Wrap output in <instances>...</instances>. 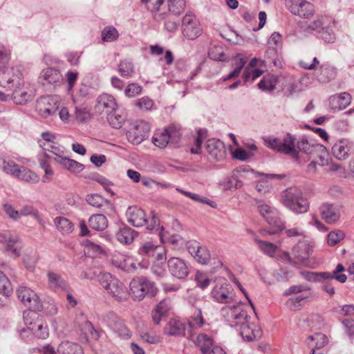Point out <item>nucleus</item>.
<instances>
[{"instance_id":"f257e3e1","label":"nucleus","mask_w":354,"mask_h":354,"mask_svg":"<svg viewBox=\"0 0 354 354\" xmlns=\"http://www.w3.org/2000/svg\"><path fill=\"white\" fill-rule=\"evenodd\" d=\"M295 136L287 133L281 140L278 138L268 137L264 139L267 147L282 154L291 155L295 158L299 157V151L306 154H310L315 148L319 145L310 144L306 138L302 137L295 145Z\"/></svg>"},{"instance_id":"f03ea898","label":"nucleus","mask_w":354,"mask_h":354,"mask_svg":"<svg viewBox=\"0 0 354 354\" xmlns=\"http://www.w3.org/2000/svg\"><path fill=\"white\" fill-rule=\"evenodd\" d=\"M281 202L296 214H304L309 209V203L302 191L297 187H291L281 193Z\"/></svg>"},{"instance_id":"7ed1b4c3","label":"nucleus","mask_w":354,"mask_h":354,"mask_svg":"<svg viewBox=\"0 0 354 354\" xmlns=\"http://www.w3.org/2000/svg\"><path fill=\"white\" fill-rule=\"evenodd\" d=\"M335 24L326 17L318 16L313 21H310L304 28L306 31L315 32L319 38L326 42L333 43L335 35L333 32Z\"/></svg>"},{"instance_id":"20e7f679","label":"nucleus","mask_w":354,"mask_h":354,"mask_svg":"<svg viewBox=\"0 0 354 354\" xmlns=\"http://www.w3.org/2000/svg\"><path fill=\"white\" fill-rule=\"evenodd\" d=\"M131 295L134 301H142L146 296L154 297L157 292L155 283L145 277L133 279L129 284Z\"/></svg>"},{"instance_id":"39448f33","label":"nucleus","mask_w":354,"mask_h":354,"mask_svg":"<svg viewBox=\"0 0 354 354\" xmlns=\"http://www.w3.org/2000/svg\"><path fill=\"white\" fill-rule=\"evenodd\" d=\"M257 209L268 223L274 227V229L262 230V234L266 232L269 234H274L284 229L283 224L279 218V213L275 207L263 201H259L257 203Z\"/></svg>"},{"instance_id":"423d86ee","label":"nucleus","mask_w":354,"mask_h":354,"mask_svg":"<svg viewBox=\"0 0 354 354\" xmlns=\"http://www.w3.org/2000/svg\"><path fill=\"white\" fill-rule=\"evenodd\" d=\"M22 244L19 236L9 230L0 232V250L6 255L17 258L21 255Z\"/></svg>"},{"instance_id":"0eeeda50","label":"nucleus","mask_w":354,"mask_h":354,"mask_svg":"<svg viewBox=\"0 0 354 354\" xmlns=\"http://www.w3.org/2000/svg\"><path fill=\"white\" fill-rule=\"evenodd\" d=\"M203 27L192 12H187L182 19L181 31L183 35L189 40H194L203 33Z\"/></svg>"},{"instance_id":"6e6552de","label":"nucleus","mask_w":354,"mask_h":354,"mask_svg":"<svg viewBox=\"0 0 354 354\" xmlns=\"http://www.w3.org/2000/svg\"><path fill=\"white\" fill-rule=\"evenodd\" d=\"M221 313L225 320L232 326L242 327L243 324L248 323V313L242 310L240 305L226 306L221 309Z\"/></svg>"},{"instance_id":"1a4fd4ad","label":"nucleus","mask_w":354,"mask_h":354,"mask_svg":"<svg viewBox=\"0 0 354 354\" xmlns=\"http://www.w3.org/2000/svg\"><path fill=\"white\" fill-rule=\"evenodd\" d=\"M211 297L215 301L221 304H231L234 301L232 286L224 280L216 283L211 292Z\"/></svg>"},{"instance_id":"9d476101","label":"nucleus","mask_w":354,"mask_h":354,"mask_svg":"<svg viewBox=\"0 0 354 354\" xmlns=\"http://www.w3.org/2000/svg\"><path fill=\"white\" fill-rule=\"evenodd\" d=\"M24 82L22 73L18 67H7L0 74V85L8 89L14 88L16 85H22Z\"/></svg>"},{"instance_id":"9b49d317","label":"nucleus","mask_w":354,"mask_h":354,"mask_svg":"<svg viewBox=\"0 0 354 354\" xmlns=\"http://www.w3.org/2000/svg\"><path fill=\"white\" fill-rule=\"evenodd\" d=\"M287 9L294 15L308 18L315 12L314 6L306 0H287Z\"/></svg>"},{"instance_id":"f8f14e48","label":"nucleus","mask_w":354,"mask_h":354,"mask_svg":"<svg viewBox=\"0 0 354 354\" xmlns=\"http://www.w3.org/2000/svg\"><path fill=\"white\" fill-rule=\"evenodd\" d=\"M18 298L28 308L40 310L42 306L37 295L27 287H19L17 290Z\"/></svg>"},{"instance_id":"ddd939ff","label":"nucleus","mask_w":354,"mask_h":354,"mask_svg":"<svg viewBox=\"0 0 354 354\" xmlns=\"http://www.w3.org/2000/svg\"><path fill=\"white\" fill-rule=\"evenodd\" d=\"M194 342L198 346L202 354H225L220 347H213V339L207 334H198Z\"/></svg>"},{"instance_id":"4468645a","label":"nucleus","mask_w":354,"mask_h":354,"mask_svg":"<svg viewBox=\"0 0 354 354\" xmlns=\"http://www.w3.org/2000/svg\"><path fill=\"white\" fill-rule=\"evenodd\" d=\"M37 108L39 113L43 118L55 115L59 108L58 101L55 97H41L37 101Z\"/></svg>"},{"instance_id":"2eb2a0df","label":"nucleus","mask_w":354,"mask_h":354,"mask_svg":"<svg viewBox=\"0 0 354 354\" xmlns=\"http://www.w3.org/2000/svg\"><path fill=\"white\" fill-rule=\"evenodd\" d=\"M167 266L171 274L179 279H185L189 272L185 261L178 257L169 258Z\"/></svg>"},{"instance_id":"dca6fc26","label":"nucleus","mask_w":354,"mask_h":354,"mask_svg":"<svg viewBox=\"0 0 354 354\" xmlns=\"http://www.w3.org/2000/svg\"><path fill=\"white\" fill-rule=\"evenodd\" d=\"M342 206L337 204L324 203L319 207L322 218L329 224L337 223L341 215Z\"/></svg>"},{"instance_id":"f3484780","label":"nucleus","mask_w":354,"mask_h":354,"mask_svg":"<svg viewBox=\"0 0 354 354\" xmlns=\"http://www.w3.org/2000/svg\"><path fill=\"white\" fill-rule=\"evenodd\" d=\"M187 250L199 263L207 264L210 260V254L207 248L201 246L196 241H190L187 243Z\"/></svg>"},{"instance_id":"a211bd4d","label":"nucleus","mask_w":354,"mask_h":354,"mask_svg":"<svg viewBox=\"0 0 354 354\" xmlns=\"http://www.w3.org/2000/svg\"><path fill=\"white\" fill-rule=\"evenodd\" d=\"M126 215L128 222L136 227H142L147 223L145 212L137 206L129 207Z\"/></svg>"},{"instance_id":"6ab92c4d","label":"nucleus","mask_w":354,"mask_h":354,"mask_svg":"<svg viewBox=\"0 0 354 354\" xmlns=\"http://www.w3.org/2000/svg\"><path fill=\"white\" fill-rule=\"evenodd\" d=\"M39 80L43 86H48L62 82L63 76L59 70L54 68H48L42 70Z\"/></svg>"},{"instance_id":"aec40b11","label":"nucleus","mask_w":354,"mask_h":354,"mask_svg":"<svg viewBox=\"0 0 354 354\" xmlns=\"http://www.w3.org/2000/svg\"><path fill=\"white\" fill-rule=\"evenodd\" d=\"M149 131L148 125L141 122L129 130L127 133V136L129 141L133 145H138L147 137Z\"/></svg>"},{"instance_id":"412c9836","label":"nucleus","mask_w":354,"mask_h":354,"mask_svg":"<svg viewBox=\"0 0 354 354\" xmlns=\"http://www.w3.org/2000/svg\"><path fill=\"white\" fill-rule=\"evenodd\" d=\"M178 137L174 127H169L162 131H158L153 136V143L159 148H165L171 138Z\"/></svg>"},{"instance_id":"4be33fe9","label":"nucleus","mask_w":354,"mask_h":354,"mask_svg":"<svg viewBox=\"0 0 354 354\" xmlns=\"http://www.w3.org/2000/svg\"><path fill=\"white\" fill-rule=\"evenodd\" d=\"M206 149L211 157L217 161L223 160L226 154L223 142L218 139L208 140L206 144Z\"/></svg>"},{"instance_id":"5701e85b","label":"nucleus","mask_w":354,"mask_h":354,"mask_svg":"<svg viewBox=\"0 0 354 354\" xmlns=\"http://www.w3.org/2000/svg\"><path fill=\"white\" fill-rule=\"evenodd\" d=\"M117 103L115 98L109 94H102L97 99L95 109L99 113H111L115 111Z\"/></svg>"},{"instance_id":"b1692460","label":"nucleus","mask_w":354,"mask_h":354,"mask_svg":"<svg viewBox=\"0 0 354 354\" xmlns=\"http://www.w3.org/2000/svg\"><path fill=\"white\" fill-rule=\"evenodd\" d=\"M351 148V142L348 140L342 139L333 146L332 153L337 160H344L348 158Z\"/></svg>"},{"instance_id":"393cba45","label":"nucleus","mask_w":354,"mask_h":354,"mask_svg":"<svg viewBox=\"0 0 354 354\" xmlns=\"http://www.w3.org/2000/svg\"><path fill=\"white\" fill-rule=\"evenodd\" d=\"M12 91L11 99L16 104L24 105L31 101L32 96L28 93L24 84L22 85H16Z\"/></svg>"},{"instance_id":"a878e982","label":"nucleus","mask_w":354,"mask_h":354,"mask_svg":"<svg viewBox=\"0 0 354 354\" xmlns=\"http://www.w3.org/2000/svg\"><path fill=\"white\" fill-rule=\"evenodd\" d=\"M240 335L243 339L248 342H252L259 339L262 335V331L260 328L254 324H243L239 328Z\"/></svg>"},{"instance_id":"bb28decb","label":"nucleus","mask_w":354,"mask_h":354,"mask_svg":"<svg viewBox=\"0 0 354 354\" xmlns=\"http://www.w3.org/2000/svg\"><path fill=\"white\" fill-rule=\"evenodd\" d=\"M153 18L156 21H164L165 29L169 32H175L178 29V24L169 13L156 12L153 14Z\"/></svg>"},{"instance_id":"cd10ccee","label":"nucleus","mask_w":354,"mask_h":354,"mask_svg":"<svg viewBox=\"0 0 354 354\" xmlns=\"http://www.w3.org/2000/svg\"><path fill=\"white\" fill-rule=\"evenodd\" d=\"M107 291L113 297L118 301H126L128 298L129 293L125 286L118 279L113 280L111 286L107 289Z\"/></svg>"},{"instance_id":"c85d7f7f","label":"nucleus","mask_w":354,"mask_h":354,"mask_svg":"<svg viewBox=\"0 0 354 354\" xmlns=\"http://www.w3.org/2000/svg\"><path fill=\"white\" fill-rule=\"evenodd\" d=\"M138 235V233L136 231L127 225H123L120 227L115 236L120 243L128 245L131 243Z\"/></svg>"},{"instance_id":"c756f323","label":"nucleus","mask_w":354,"mask_h":354,"mask_svg":"<svg viewBox=\"0 0 354 354\" xmlns=\"http://www.w3.org/2000/svg\"><path fill=\"white\" fill-rule=\"evenodd\" d=\"M169 310V301L167 299L162 300L151 312L153 323L158 325L161 319L167 317Z\"/></svg>"},{"instance_id":"7c9ffc66","label":"nucleus","mask_w":354,"mask_h":354,"mask_svg":"<svg viewBox=\"0 0 354 354\" xmlns=\"http://www.w3.org/2000/svg\"><path fill=\"white\" fill-rule=\"evenodd\" d=\"M37 310L29 308L23 313V319L26 328L21 330V336L24 338L25 334L30 331V326L34 327V324L40 320L39 314L36 312Z\"/></svg>"},{"instance_id":"2f4dec72","label":"nucleus","mask_w":354,"mask_h":354,"mask_svg":"<svg viewBox=\"0 0 354 354\" xmlns=\"http://www.w3.org/2000/svg\"><path fill=\"white\" fill-rule=\"evenodd\" d=\"M351 102V96L346 92L333 95L330 98V103L333 109H344L346 108Z\"/></svg>"},{"instance_id":"473e14b6","label":"nucleus","mask_w":354,"mask_h":354,"mask_svg":"<svg viewBox=\"0 0 354 354\" xmlns=\"http://www.w3.org/2000/svg\"><path fill=\"white\" fill-rule=\"evenodd\" d=\"M47 276L48 286L51 290L54 291L67 290V283L61 275L53 272H48Z\"/></svg>"},{"instance_id":"72a5a7b5","label":"nucleus","mask_w":354,"mask_h":354,"mask_svg":"<svg viewBox=\"0 0 354 354\" xmlns=\"http://www.w3.org/2000/svg\"><path fill=\"white\" fill-rule=\"evenodd\" d=\"M280 48L269 46L265 53V62L274 66H281V56L279 52Z\"/></svg>"},{"instance_id":"f704fd0d","label":"nucleus","mask_w":354,"mask_h":354,"mask_svg":"<svg viewBox=\"0 0 354 354\" xmlns=\"http://www.w3.org/2000/svg\"><path fill=\"white\" fill-rule=\"evenodd\" d=\"M55 161L64 168L72 172H80L84 169V165L67 157L55 158Z\"/></svg>"},{"instance_id":"c9c22d12","label":"nucleus","mask_w":354,"mask_h":354,"mask_svg":"<svg viewBox=\"0 0 354 354\" xmlns=\"http://www.w3.org/2000/svg\"><path fill=\"white\" fill-rule=\"evenodd\" d=\"M345 271L344 266L339 263L337 265L336 268L332 272H322V275L325 279H330L333 281L336 280L337 281L344 283L347 280V277L345 274L343 272Z\"/></svg>"},{"instance_id":"e433bc0d","label":"nucleus","mask_w":354,"mask_h":354,"mask_svg":"<svg viewBox=\"0 0 354 354\" xmlns=\"http://www.w3.org/2000/svg\"><path fill=\"white\" fill-rule=\"evenodd\" d=\"M58 352L61 354H83L82 347L77 343L69 341L62 342L58 345Z\"/></svg>"},{"instance_id":"4c0bfd02","label":"nucleus","mask_w":354,"mask_h":354,"mask_svg":"<svg viewBox=\"0 0 354 354\" xmlns=\"http://www.w3.org/2000/svg\"><path fill=\"white\" fill-rule=\"evenodd\" d=\"M312 252L310 245L306 243H300L292 249L295 257L301 261L308 259Z\"/></svg>"},{"instance_id":"58836bf2","label":"nucleus","mask_w":354,"mask_h":354,"mask_svg":"<svg viewBox=\"0 0 354 354\" xmlns=\"http://www.w3.org/2000/svg\"><path fill=\"white\" fill-rule=\"evenodd\" d=\"M89 226L97 231H103L108 227V220L103 214H95L88 220Z\"/></svg>"},{"instance_id":"ea45409f","label":"nucleus","mask_w":354,"mask_h":354,"mask_svg":"<svg viewBox=\"0 0 354 354\" xmlns=\"http://www.w3.org/2000/svg\"><path fill=\"white\" fill-rule=\"evenodd\" d=\"M15 177L30 183H37L39 180V178L37 175L29 169L22 166H20Z\"/></svg>"},{"instance_id":"a19ab883","label":"nucleus","mask_w":354,"mask_h":354,"mask_svg":"<svg viewBox=\"0 0 354 354\" xmlns=\"http://www.w3.org/2000/svg\"><path fill=\"white\" fill-rule=\"evenodd\" d=\"M57 229L63 234H68L73 232V224L71 221L63 216H59L54 220Z\"/></svg>"},{"instance_id":"79ce46f5","label":"nucleus","mask_w":354,"mask_h":354,"mask_svg":"<svg viewBox=\"0 0 354 354\" xmlns=\"http://www.w3.org/2000/svg\"><path fill=\"white\" fill-rule=\"evenodd\" d=\"M319 80L323 82H330L335 76V69L327 64H322L319 68Z\"/></svg>"},{"instance_id":"37998d69","label":"nucleus","mask_w":354,"mask_h":354,"mask_svg":"<svg viewBox=\"0 0 354 354\" xmlns=\"http://www.w3.org/2000/svg\"><path fill=\"white\" fill-rule=\"evenodd\" d=\"M278 77L273 75L264 76L258 84L259 89L265 91H271L275 88Z\"/></svg>"},{"instance_id":"c03bdc74","label":"nucleus","mask_w":354,"mask_h":354,"mask_svg":"<svg viewBox=\"0 0 354 354\" xmlns=\"http://www.w3.org/2000/svg\"><path fill=\"white\" fill-rule=\"evenodd\" d=\"M40 339H46L48 336L47 326L40 319L34 324V327L30 326V331Z\"/></svg>"},{"instance_id":"a18cd8bd","label":"nucleus","mask_w":354,"mask_h":354,"mask_svg":"<svg viewBox=\"0 0 354 354\" xmlns=\"http://www.w3.org/2000/svg\"><path fill=\"white\" fill-rule=\"evenodd\" d=\"M19 212V217H21V216H32L33 218H35L38 221V223L41 225H42V226L44 225V222L41 219L40 214L39 213V211L35 207H34L32 205H25L21 207V208L20 209V210Z\"/></svg>"},{"instance_id":"49530a36","label":"nucleus","mask_w":354,"mask_h":354,"mask_svg":"<svg viewBox=\"0 0 354 354\" xmlns=\"http://www.w3.org/2000/svg\"><path fill=\"white\" fill-rule=\"evenodd\" d=\"M167 333L169 335H185V326L184 324L176 319H170L167 324Z\"/></svg>"},{"instance_id":"de8ad7c7","label":"nucleus","mask_w":354,"mask_h":354,"mask_svg":"<svg viewBox=\"0 0 354 354\" xmlns=\"http://www.w3.org/2000/svg\"><path fill=\"white\" fill-rule=\"evenodd\" d=\"M20 166L11 160L0 158V169L5 173L15 177Z\"/></svg>"},{"instance_id":"09e8293b","label":"nucleus","mask_w":354,"mask_h":354,"mask_svg":"<svg viewBox=\"0 0 354 354\" xmlns=\"http://www.w3.org/2000/svg\"><path fill=\"white\" fill-rule=\"evenodd\" d=\"M254 241L261 252L270 257L274 256L277 250V246L275 245L270 242L264 241L259 239H255Z\"/></svg>"},{"instance_id":"8fccbe9b","label":"nucleus","mask_w":354,"mask_h":354,"mask_svg":"<svg viewBox=\"0 0 354 354\" xmlns=\"http://www.w3.org/2000/svg\"><path fill=\"white\" fill-rule=\"evenodd\" d=\"M118 71L122 76L130 77L134 73V66L131 61L124 59L118 64Z\"/></svg>"},{"instance_id":"3c124183","label":"nucleus","mask_w":354,"mask_h":354,"mask_svg":"<svg viewBox=\"0 0 354 354\" xmlns=\"http://www.w3.org/2000/svg\"><path fill=\"white\" fill-rule=\"evenodd\" d=\"M12 292V288L8 277L0 271V294L3 297H8Z\"/></svg>"},{"instance_id":"603ef678","label":"nucleus","mask_w":354,"mask_h":354,"mask_svg":"<svg viewBox=\"0 0 354 354\" xmlns=\"http://www.w3.org/2000/svg\"><path fill=\"white\" fill-rule=\"evenodd\" d=\"M160 249V246L156 245L152 242L149 241L145 243L138 249V254L145 257L154 256L156 252Z\"/></svg>"},{"instance_id":"864d4df0","label":"nucleus","mask_w":354,"mask_h":354,"mask_svg":"<svg viewBox=\"0 0 354 354\" xmlns=\"http://www.w3.org/2000/svg\"><path fill=\"white\" fill-rule=\"evenodd\" d=\"M102 39L106 42H112L119 37L118 30L113 26H106L102 31Z\"/></svg>"},{"instance_id":"5fc2aeb1","label":"nucleus","mask_w":354,"mask_h":354,"mask_svg":"<svg viewBox=\"0 0 354 354\" xmlns=\"http://www.w3.org/2000/svg\"><path fill=\"white\" fill-rule=\"evenodd\" d=\"M167 1L168 9L174 15H179L184 11L185 7V0H167Z\"/></svg>"},{"instance_id":"6e6d98bb","label":"nucleus","mask_w":354,"mask_h":354,"mask_svg":"<svg viewBox=\"0 0 354 354\" xmlns=\"http://www.w3.org/2000/svg\"><path fill=\"white\" fill-rule=\"evenodd\" d=\"M107 120L113 128L120 129L125 120V117L113 111L107 114Z\"/></svg>"},{"instance_id":"4d7b16f0","label":"nucleus","mask_w":354,"mask_h":354,"mask_svg":"<svg viewBox=\"0 0 354 354\" xmlns=\"http://www.w3.org/2000/svg\"><path fill=\"white\" fill-rule=\"evenodd\" d=\"M345 234L343 231L337 230L330 232L327 236V241L329 245L333 246L344 239Z\"/></svg>"},{"instance_id":"13d9d810","label":"nucleus","mask_w":354,"mask_h":354,"mask_svg":"<svg viewBox=\"0 0 354 354\" xmlns=\"http://www.w3.org/2000/svg\"><path fill=\"white\" fill-rule=\"evenodd\" d=\"M205 324L201 309H196L191 320L189 322V325L191 328H201Z\"/></svg>"},{"instance_id":"bf43d9fd","label":"nucleus","mask_w":354,"mask_h":354,"mask_svg":"<svg viewBox=\"0 0 354 354\" xmlns=\"http://www.w3.org/2000/svg\"><path fill=\"white\" fill-rule=\"evenodd\" d=\"M242 185V182L235 176L228 177L223 182V189L225 190L236 189L241 188Z\"/></svg>"},{"instance_id":"052dcab7","label":"nucleus","mask_w":354,"mask_h":354,"mask_svg":"<svg viewBox=\"0 0 354 354\" xmlns=\"http://www.w3.org/2000/svg\"><path fill=\"white\" fill-rule=\"evenodd\" d=\"M86 202L91 206L99 208L104 203H107L108 201L99 194H93L87 196Z\"/></svg>"},{"instance_id":"680f3d73","label":"nucleus","mask_w":354,"mask_h":354,"mask_svg":"<svg viewBox=\"0 0 354 354\" xmlns=\"http://www.w3.org/2000/svg\"><path fill=\"white\" fill-rule=\"evenodd\" d=\"M236 60L238 62L237 66L224 79V80H228L239 76L246 63V61L240 55H237Z\"/></svg>"},{"instance_id":"e2e57ef3","label":"nucleus","mask_w":354,"mask_h":354,"mask_svg":"<svg viewBox=\"0 0 354 354\" xmlns=\"http://www.w3.org/2000/svg\"><path fill=\"white\" fill-rule=\"evenodd\" d=\"M165 0H141L147 9L151 11L153 14L160 11V7L164 3Z\"/></svg>"},{"instance_id":"0e129e2a","label":"nucleus","mask_w":354,"mask_h":354,"mask_svg":"<svg viewBox=\"0 0 354 354\" xmlns=\"http://www.w3.org/2000/svg\"><path fill=\"white\" fill-rule=\"evenodd\" d=\"M308 339L311 341L315 342V348H323L328 342L327 337L320 333H315L313 335H310L308 337Z\"/></svg>"},{"instance_id":"69168bd1","label":"nucleus","mask_w":354,"mask_h":354,"mask_svg":"<svg viewBox=\"0 0 354 354\" xmlns=\"http://www.w3.org/2000/svg\"><path fill=\"white\" fill-rule=\"evenodd\" d=\"M319 282L322 284V289L328 292L330 295H333L335 294V288L333 286V281L330 279H325L323 277L322 272L319 275Z\"/></svg>"},{"instance_id":"338daca9","label":"nucleus","mask_w":354,"mask_h":354,"mask_svg":"<svg viewBox=\"0 0 354 354\" xmlns=\"http://www.w3.org/2000/svg\"><path fill=\"white\" fill-rule=\"evenodd\" d=\"M75 118L80 122H86L91 119V113L86 108L75 107Z\"/></svg>"},{"instance_id":"774afa93","label":"nucleus","mask_w":354,"mask_h":354,"mask_svg":"<svg viewBox=\"0 0 354 354\" xmlns=\"http://www.w3.org/2000/svg\"><path fill=\"white\" fill-rule=\"evenodd\" d=\"M139 334L141 339L149 344H156L158 342V337L155 335L153 332H149L147 330H140Z\"/></svg>"}]
</instances>
